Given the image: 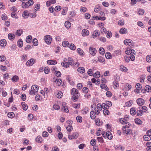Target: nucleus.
<instances>
[{"mask_svg": "<svg viewBox=\"0 0 151 151\" xmlns=\"http://www.w3.org/2000/svg\"><path fill=\"white\" fill-rule=\"evenodd\" d=\"M76 119L78 122L81 123L82 122V118L80 116H77L76 117Z\"/></svg>", "mask_w": 151, "mask_h": 151, "instance_id": "obj_35", "label": "nucleus"}, {"mask_svg": "<svg viewBox=\"0 0 151 151\" xmlns=\"http://www.w3.org/2000/svg\"><path fill=\"white\" fill-rule=\"evenodd\" d=\"M18 46L19 47H21L23 46V42L21 39H19L17 42Z\"/></svg>", "mask_w": 151, "mask_h": 151, "instance_id": "obj_25", "label": "nucleus"}, {"mask_svg": "<svg viewBox=\"0 0 151 151\" xmlns=\"http://www.w3.org/2000/svg\"><path fill=\"white\" fill-rule=\"evenodd\" d=\"M31 89H32L35 93H36L38 90V86L36 85H34L32 86Z\"/></svg>", "mask_w": 151, "mask_h": 151, "instance_id": "obj_12", "label": "nucleus"}, {"mask_svg": "<svg viewBox=\"0 0 151 151\" xmlns=\"http://www.w3.org/2000/svg\"><path fill=\"white\" fill-rule=\"evenodd\" d=\"M130 114L132 115H134L135 114V109L134 108H132L130 109Z\"/></svg>", "mask_w": 151, "mask_h": 151, "instance_id": "obj_42", "label": "nucleus"}, {"mask_svg": "<svg viewBox=\"0 0 151 151\" xmlns=\"http://www.w3.org/2000/svg\"><path fill=\"white\" fill-rule=\"evenodd\" d=\"M79 134L78 132H75L72 135H68V138L70 140L76 139L78 136Z\"/></svg>", "mask_w": 151, "mask_h": 151, "instance_id": "obj_3", "label": "nucleus"}, {"mask_svg": "<svg viewBox=\"0 0 151 151\" xmlns=\"http://www.w3.org/2000/svg\"><path fill=\"white\" fill-rule=\"evenodd\" d=\"M54 82H57V85L60 86L61 85L62 81L61 79H56Z\"/></svg>", "mask_w": 151, "mask_h": 151, "instance_id": "obj_21", "label": "nucleus"}, {"mask_svg": "<svg viewBox=\"0 0 151 151\" xmlns=\"http://www.w3.org/2000/svg\"><path fill=\"white\" fill-rule=\"evenodd\" d=\"M132 104V102L131 100L128 101L125 103V105L128 106L129 107L131 106Z\"/></svg>", "mask_w": 151, "mask_h": 151, "instance_id": "obj_48", "label": "nucleus"}, {"mask_svg": "<svg viewBox=\"0 0 151 151\" xmlns=\"http://www.w3.org/2000/svg\"><path fill=\"white\" fill-rule=\"evenodd\" d=\"M106 137L109 139H111L112 138V135L111 133L109 132H107L106 133Z\"/></svg>", "mask_w": 151, "mask_h": 151, "instance_id": "obj_19", "label": "nucleus"}, {"mask_svg": "<svg viewBox=\"0 0 151 151\" xmlns=\"http://www.w3.org/2000/svg\"><path fill=\"white\" fill-rule=\"evenodd\" d=\"M66 129L68 131L71 132L72 131L73 128L71 125H69L67 127Z\"/></svg>", "mask_w": 151, "mask_h": 151, "instance_id": "obj_50", "label": "nucleus"}, {"mask_svg": "<svg viewBox=\"0 0 151 151\" xmlns=\"http://www.w3.org/2000/svg\"><path fill=\"white\" fill-rule=\"evenodd\" d=\"M99 61L101 63H103L105 61L104 58L102 57L99 56L98 58Z\"/></svg>", "mask_w": 151, "mask_h": 151, "instance_id": "obj_39", "label": "nucleus"}, {"mask_svg": "<svg viewBox=\"0 0 151 151\" xmlns=\"http://www.w3.org/2000/svg\"><path fill=\"white\" fill-rule=\"evenodd\" d=\"M68 47L71 50H75L76 48L75 46L73 44H70L69 45Z\"/></svg>", "mask_w": 151, "mask_h": 151, "instance_id": "obj_34", "label": "nucleus"}, {"mask_svg": "<svg viewBox=\"0 0 151 151\" xmlns=\"http://www.w3.org/2000/svg\"><path fill=\"white\" fill-rule=\"evenodd\" d=\"M68 62L69 65H73V59L69 57L68 58Z\"/></svg>", "mask_w": 151, "mask_h": 151, "instance_id": "obj_37", "label": "nucleus"}, {"mask_svg": "<svg viewBox=\"0 0 151 151\" xmlns=\"http://www.w3.org/2000/svg\"><path fill=\"white\" fill-rule=\"evenodd\" d=\"M8 38L10 40H13L15 38V35L12 33H9L8 35Z\"/></svg>", "mask_w": 151, "mask_h": 151, "instance_id": "obj_16", "label": "nucleus"}, {"mask_svg": "<svg viewBox=\"0 0 151 151\" xmlns=\"http://www.w3.org/2000/svg\"><path fill=\"white\" fill-rule=\"evenodd\" d=\"M146 145L147 146V147L146 148L147 150L150 151V150H151V142H147L146 143Z\"/></svg>", "mask_w": 151, "mask_h": 151, "instance_id": "obj_26", "label": "nucleus"}, {"mask_svg": "<svg viewBox=\"0 0 151 151\" xmlns=\"http://www.w3.org/2000/svg\"><path fill=\"white\" fill-rule=\"evenodd\" d=\"M103 113L105 115H108L109 114V111L107 109H105L103 110Z\"/></svg>", "mask_w": 151, "mask_h": 151, "instance_id": "obj_52", "label": "nucleus"}, {"mask_svg": "<svg viewBox=\"0 0 151 151\" xmlns=\"http://www.w3.org/2000/svg\"><path fill=\"white\" fill-rule=\"evenodd\" d=\"M119 32L121 34H125L127 33V31L125 28H122L120 29Z\"/></svg>", "mask_w": 151, "mask_h": 151, "instance_id": "obj_18", "label": "nucleus"}, {"mask_svg": "<svg viewBox=\"0 0 151 151\" xmlns=\"http://www.w3.org/2000/svg\"><path fill=\"white\" fill-rule=\"evenodd\" d=\"M136 102L138 105L140 106L143 105L145 103L144 100L141 98L138 99L136 100Z\"/></svg>", "mask_w": 151, "mask_h": 151, "instance_id": "obj_5", "label": "nucleus"}, {"mask_svg": "<svg viewBox=\"0 0 151 151\" xmlns=\"http://www.w3.org/2000/svg\"><path fill=\"white\" fill-rule=\"evenodd\" d=\"M145 90L146 91L149 92L151 91V87L149 85H146L145 87Z\"/></svg>", "mask_w": 151, "mask_h": 151, "instance_id": "obj_32", "label": "nucleus"}, {"mask_svg": "<svg viewBox=\"0 0 151 151\" xmlns=\"http://www.w3.org/2000/svg\"><path fill=\"white\" fill-rule=\"evenodd\" d=\"M131 49H128L125 51L126 54L128 55H131Z\"/></svg>", "mask_w": 151, "mask_h": 151, "instance_id": "obj_63", "label": "nucleus"}, {"mask_svg": "<svg viewBox=\"0 0 151 151\" xmlns=\"http://www.w3.org/2000/svg\"><path fill=\"white\" fill-rule=\"evenodd\" d=\"M27 56L26 55H23L22 56V61H25L27 60Z\"/></svg>", "mask_w": 151, "mask_h": 151, "instance_id": "obj_47", "label": "nucleus"}, {"mask_svg": "<svg viewBox=\"0 0 151 151\" xmlns=\"http://www.w3.org/2000/svg\"><path fill=\"white\" fill-rule=\"evenodd\" d=\"M0 69L3 71H5L7 69V68L6 66H3L2 65L0 66Z\"/></svg>", "mask_w": 151, "mask_h": 151, "instance_id": "obj_58", "label": "nucleus"}, {"mask_svg": "<svg viewBox=\"0 0 151 151\" xmlns=\"http://www.w3.org/2000/svg\"><path fill=\"white\" fill-rule=\"evenodd\" d=\"M100 106L104 109H108L109 108L108 106H106V104L104 103L103 104L101 105H100Z\"/></svg>", "mask_w": 151, "mask_h": 151, "instance_id": "obj_53", "label": "nucleus"}, {"mask_svg": "<svg viewBox=\"0 0 151 151\" xmlns=\"http://www.w3.org/2000/svg\"><path fill=\"white\" fill-rule=\"evenodd\" d=\"M113 84L115 88H117L119 86L118 81L116 80H115V81L113 82Z\"/></svg>", "mask_w": 151, "mask_h": 151, "instance_id": "obj_40", "label": "nucleus"}, {"mask_svg": "<svg viewBox=\"0 0 151 151\" xmlns=\"http://www.w3.org/2000/svg\"><path fill=\"white\" fill-rule=\"evenodd\" d=\"M135 87L137 90L139 91L142 88L141 85L139 83H137L136 84Z\"/></svg>", "mask_w": 151, "mask_h": 151, "instance_id": "obj_45", "label": "nucleus"}, {"mask_svg": "<svg viewBox=\"0 0 151 151\" xmlns=\"http://www.w3.org/2000/svg\"><path fill=\"white\" fill-rule=\"evenodd\" d=\"M120 69L124 72H126L128 70L127 68L123 65H120Z\"/></svg>", "mask_w": 151, "mask_h": 151, "instance_id": "obj_28", "label": "nucleus"}, {"mask_svg": "<svg viewBox=\"0 0 151 151\" xmlns=\"http://www.w3.org/2000/svg\"><path fill=\"white\" fill-rule=\"evenodd\" d=\"M122 130L124 133L126 135L128 134L130 132V130L129 129H127L125 127H123Z\"/></svg>", "mask_w": 151, "mask_h": 151, "instance_id": "obj_15", "label": "nucleus"}, {"mask_svg": "<svg viewBox=\"0 0 151 151\" xmlns=\"http://www.w3.org/2000/svg\"><path fill=\"white\" fill-rule=\"evenodd\" d=\"M65 25L67 28H69L71 26L70 23L68 21H66L65 22Z\"/></svg>", "mask_w": 151, "mask_h": 151, "instance_id": "obj_29", "label": "nucleus"}, {"mask_svg": "<svg viewBox=\"0 0 151 151\" xmlns=\"http://www.w3.org/2000/svg\"><path fill=\"white\" fill-rule=\"evenodd\" d=\"M61 65L63 67L66 68L69 67V66L68 62H62L61 63Z\"/></svg>", "mask_w": 151, "mask_h": 151, "instance_id": "obj_31", "label": "nucleus"}, {"mask_svg": "<svg viewBox=\"0 0 151 151\" xmlns=\"http://www.w3.org/2000/svg\"><path fill=\"white\" fill-rule=\"evenodd\" d=\"M143 138L145 141H148L151 139L150 136L147 134L144 135L143 136Z\"/></svg>", "mask_w": 151, "mask_h": 151, "instance_id": "obj_24", "label": "nucleus"}, {"mask_svg": "<svg viewBox=\"0 0 151 151\" xmlns=\"http://www.w3.org/2000/svg\"><path fill=\"white\" fill-rule=\"evenodd\" d=\"M47 63L49 65H53L57 64V62L56 60H50L47 61Z\"/></svg>", "mask_w": 151, "mask_h": 151, "instance_id": "obj_13", "label": "nucleus"}, {"mask_svg": "<svg viewBox=\"0 0 151 151\" xmlns=\"http://www.w3.org/2000/svg\"><path fill=\"white\" fill-rule=\"evenodd\" d=\"M34 1L32 0H29L27 2H22V6L23 9H26L30 6L33 5Z\"/></svg>", "mask_w": 151, "mask_h": 151, "instance_id": "obj_2", "label": "nucleus"}, {"mask_svg": "<svg viewBox=\"0 0 151 151\" xmlns=\"http://www.w3.org/2000/svg\"><path fill=\"white\" fill-rule=\"evenodd\" d=\"M100 34V32L99 30H95L93 32L92 36H93V37L94 38L95 37L99 36Z\"/></svg>", "mask_w": 151, "mask_h": 151, "instance_id": "obj_9", "label": "nucleus"}, {"mask_svg": "<svg viewBox=\"0 0 151 151\" xmlns=\"http://www.w3.org/2000/svg\"><path fill=\"white\" fill-rule=\"evenodd\" d=\"M96 113L93 111H91L90 113V117L91 119H95L96 116Z\"/></svg>", "mask_w": 151, "mask_h": 151, "instance_id": "obj_11", "label": "nucleus"}, {"mask_svg": "<svg viewBox=\"0 0 151 151\" xmlns=\"http://www.w3.org/2000/svg\"><path fill=\"white\" fill-rule=\"evenodd\" d=\"M89 109L88 108H85L84 110L82 111V113L83 114H86L89 111Z\"/></svg>", "mask_w": 151, "mask_h": 151, "instance_id": "obj_44", "label": "nucleus"}, {"mask_svg": "<svg viewBox=\"0 0 151 151\" xmlns=\"http://www.w3.org/2000/svg\"><path fill=\"white\" fill-rule=\"evenodd\" d=\"M19 79V78L17 76L15 75L13 76L12 78V81L14 82H16L17 81H18Z\"/></svg>", "mask_w": 151, "mask_h": 151, "instance_id": "obj_22", "label": "nucleus"}, {"mask_svg": "<svg viewBox=\"0 0 151 151\" xmlns=\"http://www.w3.org/2000/svg\"><path fill=\"white\" fill-rule=\"evenodd\" d=\"M53 107L56 110H58L60 108V107L59 105L56 104L54 105L53 106Z\"/></svg>", "mask_w": 151, "mask_h": 151, "instance_id": "obj_57", "label": "nucleus"}, {"mask_svg": "<svg viewBox=\"0 0 151 151\" xmlns=\"http://www.w3.org/2000/svg\"><path fill=\"white\" fill-rule=\"evenodd\" d=\"M6 59V57L4 55L0 56V61L1 62L4 61Z\"/></svg>", "mask_w": 151, "mask_h": 151, "instance_id": "obj_64", "label": "nucleus"}, {"mask_svg": "<svg viewBox=\"0 0 151 151\" xmlns=\"http://www.w3.org/2000/svg\"><path fill=\"white\" fill-rule=\"evenodd\" d=\"M32 43L34 46H37L38 45V41L36 38H34L33 40L32 41Z\"/></svg>", "mask_w": 151, "mask_h": 151, "instance_id": "obj_41", "label": "nucleus"}, {"mask_svg": "<svg viewBox=\"0 0 151 151\" xmlns=\"http://www.w3.org/2000/svg\"><path fill=\"white\" fill-rule=\"evenodd\" d=\"M100 86L102 89H105L106 91H107L109 89L107 86L104 84H101Z\"/></svg>", "mask_w": 151, "mask_h": 151, "instance_id": "obj_38", "label": "nucleus"}, {"mask_svg": "<svg viewBox=\"0 0 151 151\" xmlns=\"http://www.w3.org/2000/svg\"><path fill=\"white\" fill-rule=\"evenodd\" d=\"M77 71L81 73H83L85 72L84 68L82 67H80L78 68Z\"/></svg>", "mask_w": 151, "mask_h": 151, "instance_id": "obj_23", "label": "nucleus"}, {"mask_svg": "<svg viewBox=\"0 0 151 151\" xmlns=\"http://www.w3.org/2000/svg\"><path fill=\"white\" fill-rule=\"evenodd\" d=\"M63 94L62 92L61 91H60L58 93L56 96L58 98H60L62 97Z\"/></svg>", "mask_w": 151, "mask_h": 151, "instance_id": "obj_59", "label": "nucleus"}, {"mask_svg": "<svg viewBox=\"0 0 151 151\" xmlns=\"http://www.w3.org/2000/svg\"><path fill=\"white\" fill-rule=\"evenodd\" d=\"M32 37L31 36H28L27 37L26 41L27 43H30L31 42Z\"/></svg>", "mask_w": 151, "mask_h": 151, "instance_id": "obj_27", "label": "nucleus"}, {"mask_svg": "<svg viewBox=\"0 0 151 151\" xmlns=\"http://www.w3.org/2000/svg\"><path fill=\"white\" fill-rule=\"evenodd\" d=\"M8 116L10 118H13L14 116V114L13 112L9 113L8 114Z\"/></svg>", "mask_w": 151, "mask_h": 151, "instance_id": "obj_62", "label": "nucleus"}, {"mask_svg": "<svg viewBox=\"0 0 151 151\" xmlns=\"http://www.w3.org/2000/svg\"><path fill=\"white\" fill-rule=\"evenodd\" d=\"M146 60L148 62L150 63L151 62V55H148L146 56Z\"/></svg>", "mask_w": 151, "mask_h": 151, "instance_id": "obj_49", "label": "nucleus"}, {"mask_svg": "<svg viewBox=\"0 0 151 151\" xmlns=\"http://www.w3.org/2000/svg\"><path fill=\"white\" fill-rule=\"evenodd\" d=\"M99 52L102 55H103L105 53L103 47H101L99 49Z\"/></svg>", "mask_w": 151, "mask_h": 151, "instance_id": "obj_54", "label": "nucleus"}, {"mask_svg": "<svg viewBox=\"0 0 151 151\" xmlns=\"http://www.w3.org/2000/svg\"><path fill=\"white\" fill-rule=\"evenodd\" d=\"M100 73L98 71L96 72L93 75L94 77L98 78L100 77Z\"/></svg>", "mask_w": 151, "mask_h": 151, "instance_id": "obj_55", "label": "nucleus"}, {"mask_svg": "<svg viewBox=\"0 0 151 151\" xmlns=\"http://www.w3.org/2000/svg\"><path fill=\"white\" fill-rule=\"evenodd\" d=\"M44 40L46 43L48 44H50L51 41V36L50 35H46L44 38Z\"/></svg>", "mask_w": 151, "mask_h": 151, "instance_id": "obj_4", "label": "nucleus"}, {"mask_svg": "<svg viewBox=\"0 0 151 151\" xmlns=\"http://www.w3.org/2000/svg\"><path fill=\"white\" fill-rule=\"evenodd\" d=\"M105 56L106 57V58L107 59H111V54L108 52H107L105 54Z\"/></svg>", "mask_w": 151, "mask_h": 151, "instance_id": "obj_43", "label": "nucleus"}, {"mask_svg": "<svg viewBox=\"0 0 151 151\" xmlns=\"http://www.w3.org/2000/svg\"><path fill=\"white\" fill-rule=\"evenodd\" d=\"M89 50L90 54L94 56L95 55L96 52V50L95 48L92 47H90L89 48Z\"/></svg>", "mask_w": 151, "mask_h": 151, "instance_id": "obj_6", "label": "nucleus"}, {"mask_svg": "<svg viewBox=\"0 0 151 151\" xmlns=\"http://www.w3.org/2000/svg\"><path fill=\"white\" fill-rule=\"evenodd\" d=\"M82 34L83 36H88L89 35V32L87 29H84L82 30Z\"/></svg>", "mask_w": 151, "mask_h": 151, "instance_id": "obj_10", "label": "nucleus"}, {"mask_svg": "<svg viewBox=\"0 0 151 151\" xmlns=\"http://www.w3.org/2000/svg\"><path fill=\"white\" fill-rule=\"evenodd\" d=\"M119 121L122 124H127L129 122L126 121L125 119H124L123 118H121L119 119Z\"/></svg>", "mask_w": 151, "mask_h": 151, "instance_id": "obj_30", "label": "nucleus"}, {"mask_svg": "<svg viewBox=\"0 0 151 151\" xmlns=\"http://www.w3.org/2000/svg\"><path fill=\"white\" fill-rule=\"evenodd\" d=\"M143 111L141 110H139L137 111V115L138 116H141L142 114Z\"/></svg>", "mask_w": 151, "mask_h": 151, "instance_id": "obj_46", "label": "nucleus"}, {"mask_svg": "<svg viewBox=\"0 0 151 151\" xmlns=\"http://www.w3.org/2000/svg\"><path fill=\"white\" fill-rule=\"evenodd\" d=\"M6 45V42L5 39H2L0 40V45L1 46H5Z\"/></svg>", "mask_w": 151, "mask_h": 151, "instance_id": "obj_14", "label": "nucleus"}, {"mask_svg": "<svg viewBox=\"0 0 151 151\" xmlns=\"http://www.w3.org/2000/svg\"><path fill=\"white\" fill-rule=\"evenodd\" d=\"M23 31L22 29H19L17 30L16 35L18 36H20L22 34Z\"/></svg>", "mask_w": 151, "mask_h": 151, "instance_id": "obj_36", "label": "nucleus"}, {"mask_svg": "<svg viewBox=\"0 0 151 151\" xmlns=\"http://www.w3.org/2000/svg\"><path fill=\"white\" fill-rule=\"evenodd\" d=\"M124 42L126 45H132L133 42L132 40L127 39L125 40Z\"/></svg>", "mask_w": 151, "mask_h": 151, "instance_id": "obj_8", "label": "nucleus"}, {"mask_svg": "<svg viewBox=\"0 0 151 151\" xmlns=\"http://www.w3.org/2000/svg\"><path fill=\"white\" fill-rule=\"evenodd\" d=\"M131 86L130 84L128 83L126 84L125 86V88L128 91L130 90L131 89Z\"/></svg>", "mask_w": 151, "mask_h": 151, "instance_id": "obj_56", "label": "nucleus"}, {"mask_svg": "<svg viewBox=\"0 0 151 151\" xmlns=\"http://www.w3.org/2000/svg\"><path fill=\"white\" fill-rule=\"evenodd\" d=\"M36 141L38 142H41L42 141V138L40 136H38L36 138Z\"/></svg>", "mask_w": 151, "mask_h": 151, "instance_id": "obj_51", "label": "nucleus"}, {"mask_svg": "<svg viewBox=\"0 0 151 151\" xmlns=\"http://www.w3.org/2000/svg\"><path fill=\"white\" fill-rule=\"evenodd\" d=\"M144 11L143 9H139L138 12V14L139 15H142L144 14Z\"/></svg>", "mask_w": 151, "mask_h": 151, "instance_id": "obj_61", "label": "nucleus"}, {"mask_svg": "<svg viewBox=\"0 0 151 151\" xmlns=\"http://www.w3.org/2000/svg\"><path fill=\"white\" fill-rule=\"evenodd\" d=\"M64 105V104H63L62 105L63 106L62 107V110L65 112H68L69 110H68L67 106H65Z\"/></svg>", "mask_w": 151, "mask_h": 151, "instance_id": "obj_20", "label": "nucleus"}, {"mask_svg": "<svg viewBox=\"0 0 151 151\" xmlns=\"http://www.w3.org/2000/svg\"><path fill=\"white\" fill-rule=\"evenodd\" d=\"M71 94L73 95L72 99L74 102L76 101L80 96L78 91L76 89L73 88L71 91Z\"/></svg>", "mask_w": 151, "mask_h": 151, "instance_id": "obj_1", "label": "nucleus"}, {"mask_svg": "<svg viewBox=\"0 0 151 151\" xmlns=\"http://www.w3.org/2000/svg\"><path fill=\"white\" fill-rule=\"evenodd\" d=\"M29 15V14L27 11H24L22 14L23 17L25 18H27Z\"/></svg>", "mask_w": 151, "mask_h": 151, "instance_id": "obj_17", "label": "nucleus"}, {"mask_svg": "<svg viewBox=\"0 0 151 151\" xmlns=\"http://www.w3.org/2000/svg\"><path fill=\"white\" fill-rule=\"evenodd\" d=\"M34 59L31 58L27 61L26 63V65L28 66H31L34 64Z\"/></svg>", "mask_w": 151, "mask_h": 151, "instance_id": "obj_7", "label": "nucleus"}, {"mask_svg": "<svg viewBox=\"0 0 151 151\" xmlns=\"http://www.w3.org/2000/svg\"><path fill=\"white\" fill-rule=\"evenodd\" d=\"M135 122L138 124H142V122L140 119L137 118L135 119Z\"/></svg>", "mask_w": 151, "mask_h": 151, "instance_id": "obj_60", "label": "nucleus"}, {"mask_svg": "<svg viewBox=\"0 0 151 151\" xmlns=\"http://www.w3.org/2000/svg\"><path fill=\"white\" fill-rule=\"evenodd\" d=\"M21 104L23 107V109L25 111L28 108L27 105L24 102H22Z\"/></svg>", "mask_w": 151, "mask_h": 151, "instance_id": "obj_33", "label": "nucleus"}]
</instances>
